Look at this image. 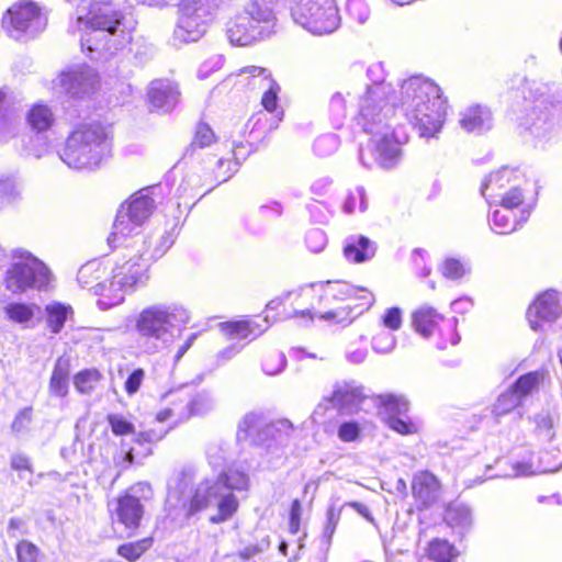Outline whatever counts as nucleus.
<instances>
[{
  "label": "nucleus",
  "mask_w": 562,
  "mask_h": 562,
  "mask_svg": "<svg viewBox=\"0 0 562 562\" xmlns=\"http://www.w3.org/2000/svg\"><path fill=\"white\" fill-rule=\"evenodd\" d=\"M387 93L389 87L383 82H374L360 98L357 124L371 135L367 145L359 150V159L367 168L376 165L392 169L402 158L400 140L389 123L393 109L386 102Z\"/></svg>",
  "instance_id": "1"
},
{
  "label": "nucleus",
  "mask_w": 562,
  "mask_h": 562,
  "mask_svg": "<svg viewBox=\"0 0 562 562\" xmlns=\"http://www.w3.org/2000/svg\"><path fill=\"white\" fill-rule=\"evenodd\" d=\"M187 485L184 477L180 479L175 486L169 485L167 503L175 507L179 504L187 518L202 510L216 508V514L210 516V522L221 524L231 519L237 512L239 503L234 491H247L249 476L245 472L229 469L215 477L201 481L189 496L184 495Z\"/></svg>",
  "instance_id": "2"
},
{
  "label": "nucleus",
  "mask_w": 562,
  "mask_h": 562,
  "mask_svg": "<svg viewBox=\"0 0 562 562\" xmlns=\"http://www.w3.org/2000/svg\"><path fill=\"white\" fill-rule=\"evenodd\" d=\"M78 27L85 25L98 34L88 50L109 57L125 48L133 38L134 22L114 1H82L77 8Z\"/></svg>",
  "instance_id": "3"
},
{
  "label": "nucleus",
  "mask_w": 562,
  "mask_h": 562,
  "mask_svg": "<svg viewBox=\"0 0 562 562\" xmlns=\"http://www.w3.org/2000/svg\"><path fill=\"white\" fill-rule=\"evenodd\" d=\"M400 106L420 137H434L440 132L446 114V101L440 88L422 76H413L401 86Z\"/></svg>",
  "instance_id": "4"
},
{
  "label": "nucleus",
  "mask_w": 562,
  "mask_h": 562,
  "mask_svg": "<svg viewBox=\"0 0 562 562\" xmlns=\"http://www.w3.org/2000/svg\"><path fill=\"white\" fill-rule=\"evenodd\" d=\"M191 313L178 303H157L143 308L136 317L135 329L139 346L148 355L168 350L175 342V330L186 326Z\"/></svg>",
  "instance_id": "5"
},
{
  "label": "nucleus",
  "mask_w": 562,
  "mask_h": 562,
  "mask_svg": "<svg viewBox=\"0 0 562 562\" xmlns=\"http://www.w3.org/2000/svg\"><path fill=\"white\" fill-rule=\"evenodd\" d=\"M112 140L100 123L77 125L65 140L59 158L69 168L94 170L111 156Z\"/></svg>",
  "instance_id": "6"
},
{
  "label": "nucleus",
  "mask_w": 562,
  "mask_h": 562,
  "mask_svg": "<svg viewBox=\"0 0 562 562\" xmlns=\"http://www.w3.org/2000/svg\"><path fill=\"white\" fill-rule=\"evenodd\" d=\"M125 247L130 254L124 255L122 263H116L112 269V278L109 280V299H99L97 304L100 310L105 311L121 304L128 291H134L146 285L149 280V262L144 259L147 251L146 241L137 234L132 240L124 241L119 247Z\"/></svg>",
  "instance_id": "7"
},
{
  "label": "nucleus",
  "mask_w": 562,
  "mask_h": 562,
  "mask_svg": "<svg viewBox=\"0 0 562 562\" xmlns=\"http://www.w3.org/2000/svg\"><path fill=\"white\" fill-rule=\"evenodd\" d=\"M297 295L306 300L317 299L318 307L322 308L319 311V318L335 323H342L347 319L348 315L346 308H335V305L353 297L363 301L361 305L366 310L370 308L374 303L372 293L361 288H355L341 280H329L302 286Z\"/></svg>",
  "instance_id": "8"
},
{
  "label": "nucleus",
  "mask_w": 562,
  "mask_h": 562,
  "mask_svg": "<svg viewBox=\"0 0 562 562\" xmlns=\"http://www.w3.org/2000/svg\"><path fill=\"white\" fill-rule=\"evenodd\" d=\"M529 89V98H532V105L526 110L521 119V125L535 137L536 145L543 147L547 143L554 139L559 132V121L562 117V93L546 94L532 89V86L526 81Z\"/></svg>",
  "instance_id": "9"
},
{
  "label": "nucleus",
  "mask_w": 562,
  "mask_h": 562,
  "mask_svg": "<svg viewBox=\"0 0 562 562\" xmlns=\"http://www.w3.org/2000/svg\"><path fill=\"white\" fill-rule=\"evenodd\" d=\"M273 11L252 2L226 22V35L232 45L248 46L274 33Z\"/></svg>",
  "instance_id": "10"
},
{
  "label": "nucleus",
  "mask_w": 562,
  "mask_h": 562,
  "mask_svg": "<svg viewBox=\"0 0 562 562\" xmlns=\"http://www.w3.org/2000/svg\"><path fill=\"white\" fill-rule=\"evenodd\" d=\"M155 188H145L136 192L131 199L123 203L117 211L113 231L108 237V244L117 248L124 241L132 240L137 229L153 214L156 204L153 198Z\"/></svg>",
  "instance_id": "11"
},
{
  "label": "nucleus",
  "mask_w": 562,
  "mask_h": 562,
  "mask_svg": "<svg viewBox=\"0 0 562 562\" xmlns=\"http://www.w3.org/2000/svg\"><path fill=\"white\" fill-rule=\"evenodd\" d=\"M12 262L4 277L7 290L23 293L30 289L42 290L50 278L48 268L30 251L16 248L11 252Z\"/></svg>",
  "instance_id": "12"
},
{
  "label": "nucleus",
  "mask_w": 562,
  "mask_h": 562,
  "mask_svg": "<svg viewBox=\"0 0 562 562\" xmlns=\"http://www.w3.org/2000/svg\"><path fill=\"white\" fill-rule=\"evenodd\" d=\"M293 432V425L288 419L268 423L262 413H247L238 423V441L250 440L257 446H265L268 450L285 447Z\"/></svg>",
  "instance_id": "13"
},
{
  "label": "nucleus",
  "mask_w": 562,
  "mask_h": 562,
  "mask_svg": "<svg viewBox=\"0 0 562 562\" xmlns=\"http://www.w3.org/2000/svg\"><path fill=\"white\" fill-rule=\"evenodd\" d=\"M293 21L315 35L330 34L340 23L335 0H290Z\"/></svg>",
  "instance_id": "14"
},
{
  "label": "nucleus",
  "mask_w": 562,
  "mask_h": 562,
  "mask_svg": "<svg viewBox=\"0 0 562 562\" xmlns=\"http://www.w3.org/2000/svg\"><path fill=\"white\" fill-rule=\"evenodd\" d=\"M220 3L210 0H180L175 40L181 43L198 42L204 36Z\"/></svg>",
  "instance_id": "15"
},
{
  "label": "nucleus",
  "mask_w": 562,
  "mask_h": 562,
  "mask_svg": "<svg viewBox=\"0 0 562 562\" xmlns=\"http://www.w3.org/2000/svg\"><path fill=\"white\" fill-rule=\"evenodd\" d=\"M151 494L150 485L138 482L131 486L124 494L110 502L108 507L112 524L124 528L127 536H133L139 528L145 514L142 499H147Z\"/></svg>",
  "instance_id": "16"
},
{
  "label": "nucleus",
  "mask_w": 562,
  "mask_h": 562,
  "mask_svg": "<svg viewBox=\"0 0 562 562\" xmlns=\"http://www.w3.org/2000/svg\"><path fill=\"white\" fill-rule=\"evenodd\" d=\"M45 25L40 7L30 0H23L9 8L2 18V27L14 40L33 36Z\"/></svg>",
  "instance_id": "17"
},
{
  "label": "nucleus",
  "mask_w": 562,
  "mask_h": 562,
  "mask_svg": "<svg viewBox=\"0 0 562 562\" xmlns=\"http://www.w3.org/2000/svg\"><path fill=\"white\" fill-rule=\"evenodd\" d=\"M414 329L424 338L435 336L438 331L440 336L445 333L449 335L450 344L456 346L460 341V335L457 331L458 319L456 317L445 318L434 307L424 305L412 314Z\"/></svg>",
  "instance_id": "18"
},
{
  "label": "nucleus",
  "mask_w": 562,
  "mask_h": 562,
  "mask_svg": "<svg viewBox=\"0 0 562 562\" xmlns=\"http://www.w3.org/2000/svg\"><path fill=\"white\" fill-rule=\"evenodd\" d=\"M562 315V302L554 290L540 294L529 306L527 317L533 330L543 329L544 324L555 322Z\"/></svg>",
  "instance_id": "19"
},
{
  "label": "nucleus",
  "mask_w": 562,
  "mask_h": 562,
  "mask_svg": "<svg viewBox=\"0 0 562 562\" xmlns=\"http://www.w3.org/2000/svg\"><path fill=\"white\" fill-rule=\"evenodd\" d=\"M380 405L387 415L386 423L389 427L401 435H411L416 432V426L408 417V401L403 395L385 394L379 396Z\"/></svg>",
  "instance_id": "20"
},
{
  "label": "nucleus",
  "mask_w": 562,
  "mask_h": 562,
  "mask_svg": "<svg viewBox=\"0 0 562 562\" xmlns=\"http://www.w3.org/2000/svg\"><path fill=\"white\" fill-rule=\"evenodd\" d=\"M60 83L67 93L81 98L94 91L98 75L90 66L78 65L61 74Z\"/></svg>",
  "instance_id": "21"
},
{
  "label": "nucleus",
  "mask_w": 562,
  "mask_h": 562,
  "mask_svg": "<svg viewBox=\"0 0 562 562\" xmlns=\"http://www.w3.org/2000/svg\"><path fill=\"white\" fill-rule=\"evenodd\" d=\"M240 74L249 75L247 85L251 89L263 90L261 99L263 108L270 113L277 112L280 86L271 78V74L266 68L257 66L246 67L241 69Z\"/></svg>",
  "instance_id": "22"
},
{
  "label": "nucleus",
  "mask_w": 562,
  "mask_h": 562,
  "mask_svg": "<svg viewBox=\"0 0 562 562\" xmlns=\"http://www.w3.org/2000/svg\"><path fill=\"white\" fill-rule=\"evenodd\" d=\"M518 180V172L508 167H502L497 171L490 173L481 184V194L486 199L490 205L498 202V196L505 192Z\"/></svg>",
  "instance_id": "23"
},
{
  "label": "nucleus",
  "mask_w": 562,
  "mask_h": 562,
  "mask_svg": "<svg viewBox=\"0 0 562 562\" xmlns=\"http://www.w3.org/2000/svg\"><path fill=\"white\" fill-rule=\"evenodd\" d=\"M179 94L177 85L167 79L153 80L147 91L150 105L164 113L170 112L176 106Z\"/></svg>",
  "instance_id": "24"
},
{
  "label": "nucleus",
  "mask_w": 562,
  "mask_h": 562,
  "mask_svg": "<svg viewBox=\"0 0 562 562\" xmlns=\"http://www.w3.org/2000/svg\"><path fill=\"white\" fill-rule=\"evenodd\" d=\"M364 395L362 389L353 383H337L331 396L327 400L334 407L346 414H352L358 411Z\"/></svg>",
  "instance_id": "25"
},
{
  "label": "nucleus",
  "mask_w": 562,
  "mask_h": 562,
  "mask_svg": "<svg viewBox=\"0 0 562 562\" xmlns=\"http://www.w3.org/2000/svg\"><path fill=\"white\" fill-rule=\"evenodd\" d=\"M104 272L99 261H89L79 269L77 280L83 289L101 295V299H109V281H101Z\"/></svg>",
  "instance_id": "26"
},
{
  "label": "nucleus",
  "mask_w": 562,
  "mask_h": 562,
  "mask_svg": "<svg viewBox=\"0 0 562 562\" xmlns=\"http://www.w3.org/2000/svg\"><path fill=\"white\" fill-rule=\"evenodd\" d=\"M269 325V317L266 316L224 323L222 329L231 338L254 339L265 333Z\"/></svg>",
  "instance_id": "27"
},
{
  "label": "nucleus",
  "mask_w": 562,
  "mask_h": 562,
  "mask_svg": "<svg viewBox=\"0 0 562 562\" xmlns=\"http://www.w3.org/2000/svg\"><path fill=\"white\" fill-rule=\"evenodd\" d=\"M460 125L471 133L481 134L492 127V113L488 108L472 105L460 113Z\"/></svg>",
  "instance_id": "28"
},
{
  "label": "nucleus",
  "mask_w": 562,
  "mask_h": 562,
  "mask_svg": "<svg viewBox=\"0 0 562 562\" xmlns=\"http://www.w3.org/2000/svg\"><path fill=\"white\" fill-rule=\"evenodd\" d=\"M520 216H517V212L497 206L490 221L491 228L497 234H508L514 232L517 226L521 225L527 221L529 212L526 210H519Z\"/></svg>",
  "instance_id": "29"
},
{
  "label": "nucleus",
  "mask_w": 562,
  "mask_h": 562,
  "mask_svg": "<svg viewBox=\"0 0 562 562\" xmlns=\"http://www.w3.org/2000/svg\"><path fill=\"white\" fill-rule=\"evenodd\" d=\"M445 521L456 533L464 536L473 526L472 510L463 503H451L446 509Z\"/></svg>",
  "instance_id": "30"
},
{
  "label": "nucleus",
  "mask_w": 562,
  "mask_h": 562,
  "mask_svg": "<svg viewBox=\"0 0 562 562\" xmlns=\"http://www.w3.org/2000/svg\"><path fill=\"white\" fill-rule=\"evenodd\" d=\"M375 254L373 243L366 236H349L345 240L344 255L350 262L360 263L371 259Z\"/></svg>",
  "instance_id": "31"
},
{
  "label": "nucleus",
  "mask_w": 562,
  "mask_h": 562,
  "mask_svg": "<svg viewBox=\"0 0 562 562\" xmlns=\"http://www.w3.org/2000/svg\"><path fill=\"white\" fill-rule=\"evenodd\" d=\"M26 121L32 130L41 133L53 126L55 122V114L47 104L35 103L29 110Z\"/></svg>",
  "instance_id": "32"
},
{
  "label": "nucleus",
  "mask_w": 562,
  "mask_h": 562,
  "mask_svg": "<svg viewBox=\"0 0 562 562\" xmlns=\"http://www.w3.org/2000/svg\"><path fill=\"white\" fill-rule=\"evenodd\" d=\"M69 360L58 358L53 369L49 381V391L59 397H64L68 393Z\"/></svg>",
  "instance_id": "33"
},
{
  "label": "nucleus",
  "mask_w": 562,
  "mask_h": 562,
  "mask_svg": "<svg viewBox=\"0 0 562 562\" xmlns=\"http://www.w3.org/2000/svg\"><path fill=\"white\" fill-rule=\"evenodd\" d=\"M46 323L53 334H59L69 316L72 315V308L59 302L46 305Z\"/></svg>",
  "instance_id": "34"
},
{
  "label": "nucleus",
  "mask_w": 562,
  "mask_h": 562,
  "mask_svg": "<svg viewBox=\"0 0 562 562\" xmlns=\"http://www.w3.org/2000/svg\"><path fill=\"white\" fill-rule=\"evenodd\" d=\"M302 290L300 288L295 291H289L285 293V299H289L291 303L294 305L293 307V315L292 316H302L308 317V321H313L314 316L319 317V311H322L321 307H318L317 299H302L297 295V293Z\"/></svg>",
  "instance_id": "35"
},
{
  "label": "nucleus",
  "mask_w": 562,
  "mask_h": 562,
  "mask_svg": "<svg viewBox=\"0 0 562 562\" xmlns=\"http://www.w3.org/2000/svg\"><path fill=\"white\" fill-rule=\"evenodd\" d=\"M37 305L22 302H12L3 307L7 318L15 324L29 327V323L33 319Z\"/></svg>",
  "instance_id": "36"
},
{
  "label": "nucleus",
  "mask_w": 562,
  "mask_h": 562,
  "mask_svg": "<svg viewBox=\"0 0 562 562\" xmlns=\"http://www.w3.org/2000/svg\"><path fill=\"white\" fill-rule=\"evenodd\" d=\"M457 557L456 548L445 539H435L429 543L428 558L434 562H452Z\"/></svg>",
  "instance_id": "37"
},
{
  "label": "nucleus",
  "mask_w": 562,
  "mask_h": 562,
  "mask_svg": "<svg viewBox=\"0 0 562 562\" xmlns=\"http://www.w3.org/2000/svg\"><path fill=\"white\" fill-rule=\"evenodd\" d=\"M437 479L432 474L423 472L416 475L413 481V493L419 499L427 502L431 498V494L437 488Z\"/></svg>",
  "instance_id": "38"
},
{
  "label": "nucleus",
  "mask_w": 562,
  "mask_h": 562,
  "mask_svg": "<svg viewBox=\"0 0 562 562\" xmlns=\"http://www.w3.org/2000/svg\"><path fill=\"white\" fill-rule=\"evenodd\" d=\"M102 375L97 369H85L74 376V385L81 394H90L95 387Z\"/></svg>",
  "instance_id": "39"
},
{
  "label": "nucleus",
  "mask_w": 562,
  "mask_h": 562,
  "mask_svg": "<svg viewBox=\"0 0 562 562\" xmlns=\"http://www.w3.org/2000/svg\"><path fill=\"white\" fill-rule=\"evenodd\" d=\"M559 422V416L555 413H540L535 416V423L539 436L548 441H551L555 436V428Z\"/></svg>",
  "instance_id": "40"
},
{
  "label": "nucleus",
  "mask_w": 562,
  "mask_h": 562,
  "mask_svg": "<svg viewBox=\"0 0 562 562\" xmlns=\"http://www.w3.org/2000/svg\"><path fill=\"white\" fill-rule=\"evenodd\" d=\"M151 538H144L134 542L121 544L117 548V553L127 561L135 562L137 559L140 558L143 553H145L151 547Z\"/></svg>",
  "instance_id": "41"
},
{
  "label": "nucleus",
  "mask_w": 562,
  "mask_h": 562,
  "mask_svg": "<svg viewBox=\"0 0 562 562\" xmlns=\"http://www.w3.org/2000/svg\"><path fill=\"white\" fill-rule=\"evenodd\" d=\"M16 562H44L41 549L30 540L22 539L15 546Z\"/></svg>",
  "instance_id": "42"
},
{
  "label": "nucleus",
  "mask_w": 562,
  "mask_h": 562,
  "mask_svg": "<svg viewBox=\"0 0 562 562\" xmlns=\"http://www.w3.org/2000/svg\"><path fill=\"white\" fill-rule=\"evenodd\" d=\"M562 467V463L559 465H543L542 459L540 460V463L538 465H535L531 461H518L514 463L513 465V476H529L535 475L539 473H549V472H555Z\"/></svg>",
  "instance_id": "43"
},
{
  "label": "nucleus",
  "mask_w": 562,
  "mask_h": 562,
  "mask_svg": "<svg viewBox=\"0 0 562 562\" xmlns=\"http://www.w3.org/2000/svg\"><path fill=\"white\" fill-rule=\"evenodd\" d=\"M329 116L334 127L339 128L342 126L347 116V104L342 93L336 92L331 95L329 100Z\"/></svg>",
  "instance_id": "44"
},
{
  "label": "nucleus",
  "mask_w": 562,
  "mask_h": 562,
  "mask_svg": "<svg viewBox=\"0 0 562 562\" xmlns=\"http://www.w3.org/2000/svg\"><path fill=\"white\" fill-rule=\"evenodd\" d=\"M520 403L521 400L519 398V394H517V392L513 391L512 389H508L498 396L496 403L494 404L493 413L496 416H503L512 412Z\"/></svg>",
  "instance_id": "45"
},
{
  "label": "nucleus",
  "mask_w": 562,
  "mask_h": 562,
  "mask_svg": "<svg viewBox=\"0 0 562 562\" xmlns=\"http://www.w3.org/2000/svg\"><path fill=\"white\" fill-rule=\"evenodd\" d=\"M541 379L542 375L539 372H529L521 375L510 389L517 392V394H519V398L522 400V397L527 396L538 387Z\"/></svg>",
  "instance_id": "46"
},
{
  "label": "nucleus",
  "mask_w": 562,
  "mask_h": 562,
  "mask_svg": "<svg viewBox=\"0 0 562 562\" xmlns=\"http://www.w3.org/2000/svg\"><path fill=\"white\" fill-rule=\"evenodd\" d=\"M171 398L169 408L173 413V425L188 419L191 416L190 398L182 394H170Z\"/></svg>",
  "instance_id": "47"
},
{
  "label": "nucleus",
  "mask_w": 562,
  "mask_h": 562,
  "mask_svg": "<svg viewBox=\"0 0 562 562\" xmlns=\"http://www.w3.org/2000/svg\"><path fill=\"white\" fill-rule=\"evenodd\" d=\"M524 202V194L519 186L513 184L505 192H503L498 196V202L494 204L495 206H502L505 209H510L516 212Z\"/></svg>",
  "instance_id": "48"
},
{
  "label": "nucleus",
  "mask_w": 562,
  "mask_h": 562,
  "mask_svg": "<svg viewBox=\"0 0 562 562\" xmlns=\"http://www.w3.org/2000/svg\"><path fill=\"white\" fill-rule=\"evenodd\" d=\"M339 144L340 142L337 135L324 134L315 139L313 149L317 156L327 157L338 149Z\"/></svg>",
  "instance_id": "49"
},
{
  "label": "nucleus",
  "mask_w": 562,
  "mask_h": 562,
  "mask_svg": "<svg viewBox=\"0 0 562 562\" xmlns=\"http://www.w3.org/2000/svg\"><path fill=\"white\" fill-rule=\"evenodd\" d=\"M357 205L360 212H364L368 207L366 190L362 187L349 192L342 205L344 212L352 214L356 212Z\"/></svg>",
  "instance_id": "50"
},
{
  "label": "nucleus",
  "mask_w": 562,
  "mask_h": 562,
  "mask_svg": "<svg viewBox=\"0 0 562 562\" xmlns=\"http://www.w3.org/2000/svg\"><path fill=\"white\" fill-rule=\"evenodd\" d=\"M106 422L111 428V431L115 436H126L135 434V426L122 414H109Z\"/></svg>",
  "instance_id": "51"
},
{
  "label": "nucleus",
  "mask_w": 562,
  "mask_h": 562,
  "mask_svg": "<svg viewBox=\"0 0 562 562\" xmlns=\"http://www.w3.org/2000/svg\"><path fill=\"white\" fill-rule=\"evenodd\" d=\"M285 366V355L278 351L268 353L262 361V370L267 375H276L281 373Z\"/></svg>",
  "instance_id": "52"
},
{
  "label": "nucleus",
  "mask_w": 562,
  "mask_h": 562,
  "mask_svg": "<svg viewBox=\"0 0 562 562\" xmlns=\"http://www.w3.org/2000/svg\"><path fill=\"white\" fill-rule=\"evenodd\" d=\"M215 138V135L211 127L205 123H200L196 126L194 139L191 143L190 147L186 151V156L189 154H193L195 147H205L209 146Z\"/></svg>",
  "instance_id": "53"
},
{
  "label": "nucleus",
  "mask_w": 562,
  "mask_h": 562,
  "mask_svg": "<svg viewBox=\"0 0 562 562\" xmlns=\"http://www.w3.org/2000/svg\"><path fill=\"white\" fill-rule=\"evenodd\" d=\"M395 336L390 331L381 330L372 337V348L375 352H391L395 348Z\"/></svg>",
  "instance_id": "54"
},
{
  "label": "nucleus",
  "mask_w": 562,
  "mask_h": 562,
  "mask_svg": "<svg viewBox=\"0 0 562 562\" xmlns=\"http://www.w3.org/2000/svg\"><path fill=\"white\" fill-rule=\"evenodd\" d=\"M348 15L359 23H364L370 15V10L364 0H348L346 4Z\"/></svg>",
  "instance_id": "55"
},
{
  "label": "nucleus",
  "mask_w": 562,
  "mask_h": 562,
  "mask_svg": "<svg viewBox=\"0 0 562 562\" xmlns=\"http://www.w3.org/2000/svg\"><path fill=\"white\" fill-rule=\"evenodd\" d=\"M47 149L46 138L41 135L29 136L27 142L24 143V154L26 156H33L41 158Z\"/></svg>",
  "instance_id": "56"
},
{
  "label": "nucleus",
  "mask_w": 562,
  "mask_h": 562,
  "mask_svg": "<svg viewBox=\"0 0 562 562\" xmlns=\"http://www.w3.org/2000/svg\"><path fill=\"white\" fill-rule=\"evenodd\" d=\"M442 276L447 279L457 280L467 272V267L458 259L447 258L441 266Z\"/></svg>",
  "instance_id": "57"
},
{
  "label": "nucleus",
  "mask_w": 562,
  "mask_h": 562,
  "mask_svg": "<svg viewBox=\"0 0 562 562\" xmlns=\"http://www.w3.org/2000/svg\"><path fill=\"white\" fill-rule=\"evenodd\" d=\"M305 243L311 251L319 252L325 248L327 244V237L324 231L319 228H313L306 234Z\"/></svg>",
  "instance_id": "58"
},
{
  "label": "nucleus",
  "mask_w": 562,
  "mask_h": 562,
  "mask_svg": "<svg viewBox=\"0 0 562 562\" xmlns=\"http://www.w3.org/2000/svg\"><path fill=\"white\" fill-rule=\"evenodd\" d=\"M382 326L389 330H397L401 328L403 318L400 307H390L385 311L382 318Z\"/></svg>",
  "instance_id": "59"
},
{
  "label": "nucleus",
  "mask_w": 562,
  "mask_h": 562,
  "mask_svg": "<svg viewBox=\"0 0 562 562\" xmlns=\"http://www.w3.org/2000/svg\"><path fill=\"white\" fill-rule=\"evenodd\" d=\"M145 375V370L142 368L134 369L130 373L124 383V390L127 393V395H134L139 391L144 382Z\"/></svg>",
  "instance_id": "60"
},
{
  "label": "nucleus",
  "mask_w": 562,
  "mask_h": 562,
  "mask_svg": "<svg viewBox=\"0 0 562 562\" xmlns=\"http://www.w3.org/2000/svg\"><path fill=\"white\" fill-rule=\"evenodd\" d=\"M32 407H24L16 413L11 424L12 432L21 434L27 429L32 422Z\"/></svg>",
  "instance_id": "61"
},
{
  "label": "nucleus",
  "mask_w": 562,
  "mask_h": 562,
  "mask_svg": "<svg viewBox=\"0 0 562 562\" xmlns=\"http://www.w3.org/2000/svg\"><path fill=\"white\" fill-rule=\"evenodd\" d=\"M213 407V400L207 394H198L195 397L190 398L191 415H201L211 411Z\"/></svg>",
  "instance_id": "62"
},
{
  "label": "nucleus",
  "mask_w": 562,
  "mask_h": 562,
  "mask_svg": "<svg viewBox=\"0 0 562 562\" xmlns=\"http://www.w3.org/2000/svg\"><path fill=\"white\" fill-rule=\"evenodd\" d=\"M217 169H216V179L220 182L227 181L232 175L237 170L238 166H234V162H232L229 159L226 158H220L216 162Z\"/></svg>",
  "instance_id": "63"
},
{
  "label": "nucleus",
  "mask_w": 562,
  "mask_h": 562,
  "mask_svg": "<svg viewBox=\"0 0 562 562\" xmlns=\"http://www.w3.org/2000/svg\"><path fill=\"white\" fill-rule=\"evenodd\" d=\"M7 532L11 538L27 535L26 520L20 517H11L8 521Z\"/></svg>",
  "instance_id": "64"
}]
</instances>
